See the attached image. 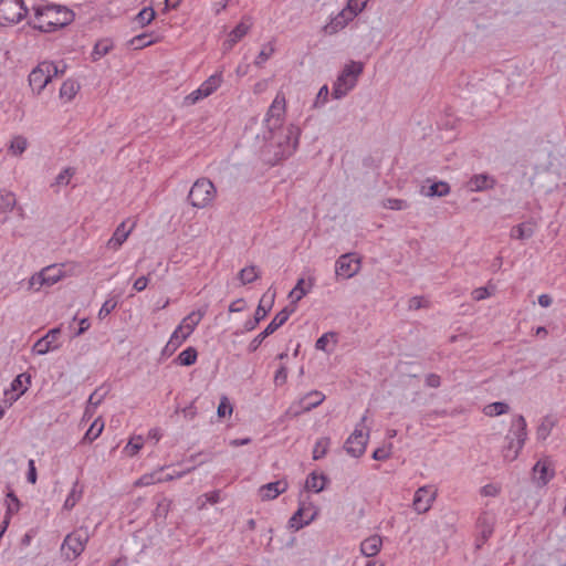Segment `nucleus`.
<instances>
[{
  "instance_id": "nucleus-1",
  "label": "nucleus",
  "mask_w": 566,
  "mask_h": 566,
  "mask_svg": "<svg viewBox=\"0 0 566 566\" xmlns=\"http://www.w3.org/2000/svg\"><path fill=\"white\" fill-rule=\"evenodd\" d=\"M33 18L28 24L41 32H53L62 29L74 21L75 14L72 10L60 4L34 6Z\"/></svg>"
},
{
  "instance_id": "nucleus-2",
  "label": "nucleus",
  "mask_w": 566,
  "mask_h": 566,
  "mask_svg": "<svg viewBox=\"0 0 566 566\" xmlns=\"http://www.w3.org/2000/svg\"><path fill=\"white\" fill-rule=\"evenodd\" d=\"M526 428V420L522 415L513 419L509 433L505 437L507 444L504 446L502 450L504 461L512 462L518 457L527 438Z\"/></svg>"
},
{
  "instance_id": "nucleus-3",
  "label": "nucleus",
  "mask_w": 566,
  "mask_h": 566,
  "mask_svg": "<svg viewBox=\"0 0 566 566\" xmlns=\"http://www.w3.org/2000/svg\"><path fill=\"white\" fill-rule=\"evenodd\" d=\"M364 65L361 62L352 61L346 64L337 76L332 95L335 99H339L348 94L352 91L358 81V76L363 73Z\"/></svg>"
},
{
  "instance_id": "nucleus-4",
  "label": "nucleus",
  "mask_w": 566,
  "mask_h": 566,
  "mask_svg": "<svg viewBox=\"0 0 566 566\" xmlns=\"http://www.w3.org/2000/svg\"><path fill=\"white\" fill-rule=\"evenodd\" d=\"M202 316L203 315L200 312H191L188 316H186L171 334L163 350V354L172 355L176 349L181 346V344L193 333Z\"/></svg>"
},
{
  "instance_id": "nucleus-5",
  "label": "nucleus",
  "mask_w": 566,
  "mask_h": 566,
  "mask_svg": "<svg viewBox=\"0 0 566 566\" xmlns=\"http://www.w3.org/2000/svg\"><path fill=\"white\" fill-rule=\"evenodd\" d=\"M216 196L213 182L208 178H199L190 188L187 200L193 208L203 209L212 203Z\"/></svg>"
},
{
  "instance_id": "nucleus-6",
  "label": "nucleus",
  "mask_w": 566,
  "mask_h": 566,
  "mask_svg": "<svg viewBox=\"0 0 566 566\" xmlns=\"http://www.w3.org/2000/svg\"><path fill=\"white\" fill-rule=\"evenodd\" d=\"M59 72L57 65L53 62H41L29 74V85L33 92L40 94Z\"/></svg>"
},
{
  "instance_id": "nucleus-7",
  "label": "nucleus",
  "mask_w": 566,
  "mask_h": 566,
  "mask_svg": "<svg viewBox=\"0 0 566 566\" xmlns=\"http://www.w3.org/2000/svg\"><path fill=\"white\" fill-rule=\"evenodd\" d=\"M28 11L23 0H0V25L19 23Z\"/></svg>"
},
{
  "instance_id": "nucleus-8",
  "label": "nucleus",
  "mask_w": 566,
  "mask_h": 566,
  "mask_svg": "<svg viewBox=\"0 0 566 566\" xmlns=\"http://www.w3.org/2000/svg\"><path fill=\"white\" fill-rule=\"evenodd\" d=\"M295 311V307L294 306H286L284 307L283 310H281L274 317L273 319L270 322V324L264 328L263 332H261L260 334H258L249 344L248 346V350L250 353H254L259 347L260 345L262 344V342L268 337L270 336L271 334H273L277 328H280L283 324H285V322L289 319V317L291 316V314Z\"/></svg>"
},
{
  "instance_id": "nucleus-9",
  "label": "nucleus",
  "mask_w": 566,
  "mask_h": 566,
  "mask_svg": "<svg viewBox=\"0 0 566 566\" xmlns=\"http://www.w3.org/2000/svg\"><path fill=\"white\" fill-rule=\"evenodd\" d=\"M87 541L88 534L86 531H75L64 538L61 551L69 560H73L82 554Z\"/></svg>"
},
{
  "instance_id": "nucleus-10",
  "label": "nucleus",
  "mask_w": 566,
  "mask_h": 566,
  "mask_svg": "<svg viewBox=\"0 0 566 566\" xmlns=\"http://www.w3.org/2000/svg\"><path fill=\"white\" fill-rule=\"evenodd\" d=\"M360 270V259L355 253L342 254L335 263L336 277L348 280L355 276Z\"/></svg>"
},
{
  "instance_id": "nucleus-11",
  "label": "nucleus",
  "mask_w": 566,
  "mask_h": 566,
  "mask_svg": "<svg viewBox=\"0 0 566 566\" xmlns=\"http://www.w3.org/2000/svg\"><path fill=\"white\" fill-rule=\"evenodd\" d=\"M324 400V394L318 390H312L300 398L297 401L293 402L289 411L294 416H298L318 407Z\"/></svg>"
},
{
  "instance_id": "nucleus-12",
  "label": "nucleus",
  "mask_w": 566,
  "mask_h": 566,
  "mask_svg": "<svg viewBox=\"0 0 566 566\" xmlns=\"http://www.w3.org/2000/svg\"><path fill=\"white\" fill-rule=\"evenodd\" d=\"M284 114L285 97L283 94H277L270 105L265 117V124L269 130L272 132L282 125Z\"/></svg>"
},
{
  "instance_id": "nucleus-13",
  "label": "nucleus",
  "mask_w": 566,
  "mask_h": 566,
  "mask_svg": "<svg viewBox=\"0 0 566 566\" xmlns=\"http://www.w3.org/2000/svg\"><path fill=\"white\" fill-rule=\"evenodd\" d=\"M368 441V433H364L361 429H356L345 441L344 448L348 454L359 458L365 453Z\"/></svg>"
},
{
  "instance_id": "nucleus-14",
  "label": "nucleus",
  "mask_w": 566,
  "mask_h": 566,
  "mask_svg": "<svg viewBox=\"0 0 566 566\" xmlns=\"http://www.w3.org/2000/svg\"><path fill=\"white\" fill-rule=\"evenodd\" d=\"M495 516L489 512H482L476 520V547L480 548L492 536Z\"/></svg>"
},
{
  "instance_id": "nucleus-15",
  "label": "nucleus",
  "mask_w": 566,
  "mask_h": 566,
  "mask_svg": "<svg viewBox=\"0 0 566 566\" xmlns=\"http://www.w3.org/2000/svg\"><path fill=\"white\" fill-rule=\"evenodd\" d=\"M436 499V491L431 486L419 488L413 497L412 506L418 513H426L430 510L432 502Z\"/></svg>"
},
{
  "instance_id": "nucleus-16",
  "label": "nucleus",
  "mask_w": 566,
  "mask_h": 566,
  "mask_svg": "<svg viewBox=\"0 0 566 566\" xmlns=\"http://www.w3.org/2000/svg\"><path fill=\"white\" fill-rule=\"evenodd\" d=\"M60 334V327L50 329L42 338L36 340V343L33 345V353H35L36 355H45L50 350L59 348V345L54 344V342Z\"/></svg>"
},
{
  "instance_id": "nucleus-17",
  "label": "nucleus",
  "mask_w": 566,
  "mask_h": 566,
  "mask_svg": "<svg viewBox=\"0 0 566 566\" xmlns=\"http://www.w3.org/2000/svg\"><path fill=\"white\" fill-rule=\"evenodd\" d=\"M496 185V180L489 174H476L473 175L465 184V187L471 192H480L489 189H493Z\"/></svg>"
},
{
  "instance_id": "nucleus-18",
  "label": "nucleus",
  "mask_w": 566,
  "mask_h": 566,
  "mask_svg": "<svg viewBox=\"0 0 566 566\" xmlns=\"http://www.w3.org/2000/svg\"><path fill=\"white\" fill-rule=\"evenodd\" d=\"M289 488V483L285 480H279L262 485L259 489V495L262 501H270L276 499L280 494L284 493Z\"/></svg>"
},
{
  "instance_id": "nucleus-19",
  "label": "nucleus",
  "mask_w": 566,
  "mask_h": 566,
  "mask_svg": "<svg viewBox=\"0 0 566 566\" xmlns=\"http://www.w3.org/2000/svg\"><path fill=\"white\" fill-rule=\"evenodd\" d=\"M534 480L541 486L546 485L554 476V470L551 469V461L548 459L538 460L534 468Z\"/></svg>"
},
{
  "instance_id": "nucleus-20",
  "label": "nucleus",
  "mask_w": 566,
  "mask_h": 566,
  "mask_svg": "<svg viewBox=\"0 0 566 566\" xmlns=\"http://www.w3.org/2000/svg\"><path fill=\"white\" fill-rule=\"evenodd\" d=\"M134 228V223L127 228V221H123L114 231L113 235L107 241V248L112 250H118L122 244L127 240Z\"/></svg>"
},
{
  "instance_id": "nucleus-21",
  "label": "nucleus",
  "mask_w": 566,
  "mask_h": 566,
  "mask_svg": "<svg viewBox=\"0 0 566 566\" xmlns=\"http://www.w3.org/2000/svg\"><path fill=\"white\" fill-rule=\"evenodd\" d=\"M251 27V18L247 15L243 17L241 22L229 33V38L226 41L224 45H227L228 49H231L249 32Z\"/></svg>"
},
{
  "instance_id": "nucleus-22",
  "label": "nucleus",
  "mask_w": 566,
  "mask_h": 566,
  "mask_svg": "<svg viewBox=\"0 0 566 566\" xmlns=\"http://www.w3.org/2000/svg\"><path fill=\"white\" fill-rule=\"evenodd\" d=\"M354 18L356 17L349 15V10L345 8L324 27V30L327 34H334L344 29Z\"/></svg>"
},
{
  "instance_id": "nucleus-23",
  "label": "nucleus",
  "mask_w": 566,
  "mask_h": 566,
  "mask_svg": "<svg viewBox=\"0 0 566 566\" xmlns=\"http://www.w3.org/2000/svg\"><path fill=\"white\" fill-rule=\"evenodd\" d=\"M382 545V538L379 535H371L360 544V552L367 557L376 556Z\"/></svg>"
},
{
  "instance_id": "nucleus-24",
  "label": "nucleus",
  "mask_w": 566,
  "mask_h": 566,
  "mask_svg": "<svg viewBox=\"0 0 566 566\" xmlns=\"http://www.w3.org/2000/svg\"><path fill=\"white\" fill-rule=\"evenodd\" d=\"M535 223L532 221L522 222L511 229L510 237L516 240H527L534 235Z\"/></svg>"
},
{
  "instance_id": "nucleus-25",
  "label": "nucleus",
  "mask_w": 566,
  "mask_h": 566,
  "mask_svg": "<svg viewBox=\"0 0 566 566\" xmlns=\"http://www.w3.org/2000/svg\"><path fill=\"white\" fill-rule=\"evenodd\" d=\"M304 516H305V509H304L303 504H301L300 507L297 509V511L289 520V527L294 531H298L302 527L308 525L314 520L315 514H312L311 516H307V517H304Z\"/></svg>"
},
{
  "instance_id": "nucleus-26",
  "label": "nucleus",
  "mask_w": 566,
  "mask_h": 566,
  "mask_svg": "<svg viewBox=\"0 0 566 566\" xmlns=\"http://www.w3.org/2000/svg\"><path fill=\"white\" fill-rule=\"evenodd\" d=\"M223 77L222 72H217L209 76L199 88L206 94V96H210L213 94L222 84Z\"/></svg>"
},
{
  "instance_id": "nucleus-27",
  "label": "nucleus",
  "mask_w": 566,
  "mask_h": 566,
  "mask_svg": "<svg viewBox=\"0 0 566 566\" xmlns=\"http://www.w3.org/2000/svg\"><path fill=\"white\" fill-rule=\"evenodd\" d=\"M327 476L324 474L317 475L315 472L308 474L305 489L315 493L322 492L325 489Z\"/></svg>"
},
{
  "instance_id": "nucleus-28",
  "label": "nucleus",
  "mask_w": 566,
  "mask_h": 566,
  "mask_svg": "<svg viewBox=\"0 0 566 566\" xmlns=\"http://www.w3.org/2000/svg\"><path fill=\"white\" fill-rule=\"evenodd\" d=\"M304 283H305V280L300 279L297 281L296 285L294 286V289L290 292L289 297L291 298L292 304L301 301L303 298V296H305L310 292V290L314 285V280L313 279L308 280L307 289L304 287Z\"/></svg>"
},
{
  "instance_id": "nucleus-29",
  "label": "nucleus",
  "mask_w": 566,
  "mask_h": 566,
  "mask_svg": "<svg viewBox=\"0 0 566 566\" xmlns=\"http://www.w3.org/2000/svg\"><path fill=\"white\" fill-rule=\"evenodd\" d=\"M101 388L96 389L88 398L87 406L85 408L84 417L91 418L96 407L103 401L106 396V391L101 392Z\"/></svg>"
},
{
  "instance_id": "nucleus-30",
  "label": "nucleus",
  "mask_w": 566,
  "mask_h": 566,
  "mask_svg": "<svg viewBox=\"0 0 566 566\" xmlns=\"http://www.w3.org/2000/svg\"><path fill=\"white\" fill-rule=\"evenodd\" d=\"M157 41H158V39L153 38V33H142V34L134 36L129 41V45L134 50H142L146 46L151 45L153 43H156Z\"/></svg>"
},
{
  "instance_id": "nucleus-31",
  "label": "nucleus",
  "mask_w": 566,
  "mask_h": 566,
  "mask_svg": "<svg viewBox=\"0 0 566 566\" xmlns=\"http://www.w3.org/2000/svg\"><path fill=\"white\" fill-rule=\"evenodd\" d=\"M197 349L195 347H188L177 356L176 363L180 366H191L197 361Z\"/></svg>"
},
{
  "instance_id": "nucleus-32",
  "label": "nucleus",
  "mask_w": 566,
  "mask_h": 566,
  "mask_svg": "<svg viewBox=\"0 0 566 566\" xmlns=\"http://www.w3.org/2000/svg\"><path fill=\"white\" fill-rule=\"evenodd\" d=\"M113 49V42L109 39H103L96 42L92 52L93 61H97L106 55Z\"/></svg>"
},
{
  "instance_id": "nucleus-33",
  "label": "nucleus",
  "mask_w": 566,
  "mask_h": 566,
  "mask_svg": "<svg viewBox=\"0 0 566 566\" xmlns=\"http://www.w3.org/2000/svg\"><path fill=\"white\" fill-rule=\"evenodd\" d=\"M42 274L45 277V286H51L61 280L63 273L56 265H50L42 269Z\"/></svg>"
},
{
  "instance_id": "nucleus-34",
  "label": "nucleus",
  "mask_w": 566,
  "mask_h": 566,
  "mask_svg": "<svg viewBox=\"0 0 566 566\" xmlns=\"http://www.w3.org/2000/svg\"><path fill=\"white\" fill-rule=\"evenodd\" d=\"M17 203L13 192L8 190H0V213L11 211Z\"/></svg>"
},
{
  "instance_id": "nucleus-35",
  "label": "nucleus",
  "mask_w": 566,
  "mask_h": 566,
  "mask_svg": "<svg viewBox=\"0 0 566 566\" xmlns=\"http://www.w3.org/2000/svg\"><path fill=\"white\" fill-rule=\"evenodd\" d=\"M82 493H83V490H82V488H80L78 481H75L72 490L70 491V493L64 502V505H63L64 509L72 510L76 505V503L81 500Z\"/></svg>"
},
{
  "instance_id": "nucleus-36",
  "label": "nucleus",
  "mask_w": 566,
  "mask_h": 566,
  "mask_svg": "<svg viewBox=\"0 0 566 566\" xmlns=\"http://www.w3.org/2000/svg\"><path fill=\"white\" fill-rule=\"evenodd\" d=\"M80 90V85L73 80H66L63 82L60 88L61 98H66L71 101Z\"/></svg>"
},
{
  "instance_id": "nucleus-37",
  "label": "nucleus",
  "mask_w": 566,
  "mask_h": 566,
  "mask_svg": "<svg viewBox=\"0 0 566 566\" xmlns=\"http://www.w3.org/2000/svg\"><path fill=\"white\" fill-rule=\"evenodd\" d=\"M103 429H104V421L101 418H97L96 420L93 421V423L86 431V433L83 438V441L84 442L85 441H87V442L94 441L95 439H97L99 437Z\"/></svg>"
},
{
  "instance_id": "nucleus-38",
  "label": "nucleus",
  "mask_w": 566,
  "mask_h": 566,
  "mask_svg": "<svg viewBox=\"0 0 566 566\" xmlns=\"http://www.w3.org/2000/svg\"><path fill=\"white\" fill-rule=\"evenodd\" d=\"M510 407L506 402L495 401L484 407L483 411L489 417H496L509 411Z\"/></svg>"
},
{
  "instance_id": "nucleus-39",
  "label": "nucleus",
  "mask_w": 566,
  "mask_h": 566,
  "mask_svg": "<svg viewBox=\"0 0 566 566\" xmlns=\"http://www.w3.org/2000/svg\"><path fill=\"white\" fill-rule=\"evenodd\" d=\"M450 192V186L446 181H437L433 182L426 195L428 197H443L447 196Z\"/></svg>"
},
{
  "instance_id": "nucleus-40",
  "label": "nucleus",
  "mask_w": 566,
  "mask_h": 566,
  "mask_svg": "<svg viewBox=\"0 0 566 566\" xmlns=\"http://www.w3.org/2000/svg\"><path fill=\"white\" fill-rule=\"evenodd\" d=\"M156 17V12L151 7L142 9L135 17V22L140 27L148 25Z\"/></svg>"
},
{
  "instance_id": "nucleus-41",
  "label": "nucleus",
  "mask_w": 566,
  "mask_h": 566,
  "mask_svg": "<svg viewBox=\"0 0 566 566\" xmlns=\"http://www.w3.org/2000/svg\"><path fill=\"white\" fill-rule=\"evenodd\" d=\"M239 279L242 284H250L259 279L258 268L254 265L247 266L239 272Z\"/></svg>"
},
{
  "instance_id": "nucleus-42",
  "label": "nucleus",
  "mask_w": 566,
  "mask_h": 566,
  "mask_svg": "<svg viewBox=\"0 0 566 566\" xmlns=\"http://www.w3.org/2000/svg\"><path fill=\"white\" fill-rule=\"evenodd\" d=\"M329 443V438H321L319 440H317L313 449V459L319 460L324 458L327 453Z\"/></svg>"
},
{
  "instance_id": "nucleus-43",
  "label": "nucleus",
  "mask_w": 566,
  "mask_h": 566,
  "mask_svg": "<svg viewBox=\"0 0 566 566\" xmlns=\"http://www.w3.org/2000/svg\"><path fill=\"white\" fill-rule=\"evenodd\" d=\"M274 51V45L271 42L264 44L262 50L258 54L254 64L261 67L273 55Z\"/></svg>"
},
{
  "instance_id": "nucleus-44",
  "label": "nucleus",
  "mask_w": 566,
  "mask_h": 566,
  "mask_svg": "<svg viewBox=\"0 0 566 566\" xmlns=\"http://www.w3.org/2000/svg\"><path fill=\"white\" fill-rule=\"evenodd\" d=\"M20 510V501L18 496L14 494L13 491H10L7 494V511L6 515H8V518H11V516L15 513H18Z\"/></svg>"
},
{
  "instance_id": "nucleus-45",
  "label": "nucleus",
  "mask_w": 566,
  "mask_h": 566,
  "mask_svg": "<svg viewBox=\"0 0 566 566\" xmlns=\"http://www.w3.org/2000/svg\"><path fill=\"white\" fill-rule=\"evenodd\" d=\"M554 427V421L549 417H545L536 430V436L538 440H545L549 433L552 428Z\"/></svg>"
},
{
  "instance_id": "nucleus-46",
  "label": "nucleus",
  "mask_w": 566,
  "mask_h": 566,
  "mask_svg": "<svg viewBox=\"0 0 566 566\" xmlns=\"http://www.w3.org/2000/svg\"><path fill=\"white\" fill-rule=\"evenodd\" d=\"M27 138H24L23 136H15L11 142L10 150L13 155L18 156L21 155L27 149Z\"/></svg>"
},
{
  "instance_id": "nucleus-47",
  "label": "nucleus",
  "mask_w": 566,
  "mask_h": 566,
  "mask_svg": "<svg viewBox=\"0 0 566 566\" xmlns=\"http://www.w3.org/2000/svg\"><path fill=\"white\" fill-rule=\"evenodd\" d=\"M74 174H75V169L74 168H71V167L64 168L55 177L54 185H56V186H66V185H69V182H70V180H71V178L73 177Z\"/></svg>"
},
{
  "instance_id": "nucleus-48",
  "label": "nucleus",
  "mask_w": 566,
  "mask_h": 566,
  "mask_svg": "<svg viewBox=\"0 0 566 566\" xmlns=\"http://www.w3.org/2000/svg\"><path fill=\"white\" fill-rule=\"evenodd\" d=\"M369 0H348L347 9L349 10V15L357 17L365 8Z\"/></svg>"
},
{
  "instance_id": "nucleus-49",
  "label": "nucleus",
  "mask_w": 566,
  "mask_h": 566,
  "mask_svg": "<svg viewBox=\"0 0 566 566\" xmlns=\"http://www.w3.org/2000/svg\"><path fill=\"white\" fill-rule=\"evenodd\" d=\"M23 376H24V374L17 376L11 384V391H18V390H20V391H19V394L12 395L10 397V405L12 403V401L18 400V398L27 390V387L22 388V377Z\"/></svg>"
},
{
  "instance_id": "nucleus-50",
  "label": "nucleus",
  "mask_w": 566,
  "mask_h": 566,
  "mask_svg": "<svg viewBox=\"0 0 566 566\" xmlns=\"http://www.w3.org/2000/svg\"><path fill=\"white\" fill-rule=\"evenodd\" d=\"M206 94L198 87L197 90L192 91L190 94H188L184 98V105L190 106L195 105L199 101L206 98Z\"/></svg>"
},
{
  "instance_id": "nucleus-51",
  "label": "nucleus",
  "mask_w": 566,
  "mask_h": 566,
  "mask_svg": "<svg viewBox=\"0 0 566 566\" xmlns=\"http://www.w3.org/2000/svg\"><path fill=\"white\" fill-rule=\"evenodd\" d=\"M384 207L391 210H405L408 208V203L402 199L388 198L384 202Z\"/></svg>"
},
{
  "instance_id": "nucleus-52",
  "label": "nucleus",
  "mask_w": 566,
  "mask_h": 566,
  "mask_svg": "<svg viewBox=\"0 0 566 566\" xmlns=\"http://www.w3.org/2000/svg\"><path fill=\"white\" fill-rule=\"evenodd\" d=\"M41 286H45V277H43L42 270L33 274L29 280V289L39 291Z\"/></svg>"
},
{
  "instance_id": "nucleus-53",
  "label": "nucleus",
  "mask_w": 566,
  "mask_h": 566,
  "mask_svg": "<svg viewBox=\"0 0 566 566\" xmlns=\"http://www.w3.org/2000/svg\"><path fill=\"white\" fill-rule=\"evenodd\" d=\"M143 447V439L138 437L137 439H130L127 446L125 447V451L128 455L133 457L138 453V451Z\"/></svg>"
},
{
  "instance_id": "nucleus-54",
  "label": "nucleus",
  "mask_w": 566,
  "mask_h": 566,
  "mask_svg": "<svg viewBox=\"0 0 566 566\" xmlns=\"http://www.w3.org/2000/svg\"><path fill=\"white\" fill-rule=\"evenodd\" d=\"M328 94H329V92H328L327 85H323L316 95V99L314 102V107L323 106L327 102Z\"/></svg>"
},
{
  "instance_id": "nucleus-55",
  "label": "nucleus",
  "mask_w": 566,
  "mask_h": 566,
  "mask_svg": "<svg viewBox=\"0 0 566 566\" xmlns=\"http://www.w3.org/2000/svg\"><path fill=\"white\" fill-rule=\"evenodd\" d=\"M232 413V406L229 402L227 397H223L218 406V416L220 418L226 417L227 415Z\"/></svg>"
},
{
  "instance_id": "nucleus-56",
  "label": "nucleus",
  "mask_w": 566,
  "mask_h": 566,
  "mask_svg": "<svg viewBox=\"0 0 566 566\" xmlns=\"http://www.w3.org/2000/svg\"><path fill=\"white\" fill-rule=\"evenodd\" d=\"M287 380V368L282 365L274 375L275 386H283Z\"/></svg>"
},
{
  "instance_id": "nucleus-57",
  "label": "nucleus",
  "mask_w": 566,
  "mask_h": 566,
  "mask_svg": "<svg viewBox=\"0 0 566 566\" xmlns=\"http://www.w3.org/2000/svg\"><path fill=\"white\" fill-rule=\"evenodd\" d=\"M293 134H294L293 129H290V130H289V135L286 136V139H287L289 142L292 139V145H290V144H289V146H287V147H289V149H287V150H285V151L283 153V156H284V157H289V156H291V155L295 151V149H296V147H297L298 138H297V136H294V137H293Z\"/></svg>"
},
{
  "instance_id": "nucleus-58",
  "label": "nucleus",
  "mask_w": 566,
  "mask_h": 566,
  "mask_svg": "<svg viewBox=\"0 0 566 566\" xmlns=\"http://www.w3.org/2000/svg\"><path fill=\"white\" fill-rule=\"evenodd\" d=\"M115 307H116L115 301H113V300L105 301L98 312V317L99 318L106 317Z\"/></svg>"
},
{
  "instance_id": "nucleus-59",
  "label": "nucleus",
  "mask_w": 566,
  "mask_h": 566,
  "mask_svg": "<svg viewBox=\"0 0 566 566\" xmlns=\"http://www.w3.org/2000/svg\"><path fill=\"white\" fill-rule=\"evenodd\" d=\"M36 469H35V462L33 459H30L28 462V473H27V480L31 484H35L36 482Z\"/></svg>"
},
{
  "instance_id": "nucleus-60",
  "label": "nucleus",
  "mask_w": 566,
  "mask_h": 566,
  "mask_svg": "<svg viewBox=\"0 0 566 566\" xmlns=\"http://www.w3.org/2000/svg\"><path fill=\"white\" fill-rule=\"evenodd\" d=\"M373 459L374 460H377V461H384V460H387L389 457H390V451L389 449L382 447V448H377L374 452H373Z\"/></svg>"
},
{
  "instance_id": "nucleus-61",
  "label": "nucleus",
  "mask_w": 566,
  "mask_h": 566,
  "mask_svg": "<svg viewBox=\"0 0 566 566\" xmlns=\"http://www.w3.org/2000/svg\"><path fill=\"white\" fill-rule=\"evenodd\" d=\"M426 386L438 388L441 385V378L437 374H428L424 379Z\"/></svg>"
},
{
  "instance_id": "nucleus-62",
  "label": "nucleus",
  "mask_w": 566,
  "mask_h": 566,
  "mask_svg": "<svg viewBox=\"0 0 566 566\" xmlns=\"http://www.w3.org/2000/svg\"><path fill=\"white\" fill-rule=\"evenodd\" d=\"M491 294L488 290V287H478L473 290L472 297L474 301H482L489 297Z\"/></svg>"
},
{
  "instance_id": "nucleus-63",
  "label": "nucleus",
  "mask_w": 566,
  "mask_h": 566,
  "mask_svg": "<svg viewBox=\"0 0 566 566\" xmlns=\"http://www.w3.org/2000/svg\"><path fill=\"white\" fill-rule=\"evenodd\" d=\"M334 336L335 334L334 333H326L324 335H322L315 343V348L318 349V350H324L326 352V346L328 344V336Z\"/></svg>"
},
{
  "instance_id": "nucleus-64",
  "label": "nucleus",
  "mask_w": 566,
  "mask_h": 566,
  "mask_svg": "<svg viewBox=\"0 0 566 566\" xmlns=\"http://www.w3.org/2000/svg\"><path fill=\"white\" fill-rule=\"evenodd\" d=\"M245 302L243 298H238L233 301L229 306V312L231 313H238L244 310Z\"/></svg>"
}]
</instances>
